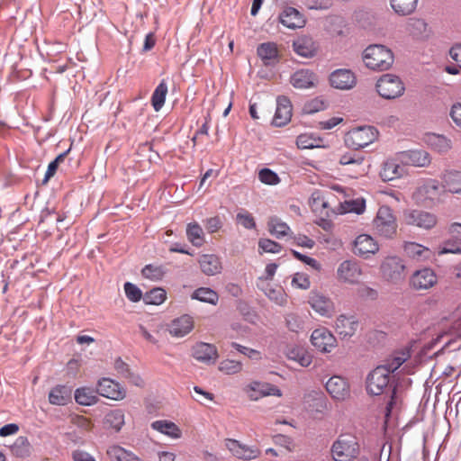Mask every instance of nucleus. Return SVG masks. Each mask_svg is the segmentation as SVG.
Returning <instances> with one entry per match:
<instances>
[{"mask_svg":"<svg viewBox=\"0 0 461 461\" xmlns=\"http://www.w3.org/2000/svg\"><path fill=\"white\" fill-rule=\"evenodd\" d=\"M366 390L373 395L389 393L383 411V429L384 432H393L398 429L404 418L402 400L397 394V386L391 380V375L385 367L378 366L368 375Z\"/></svg>","mask_w":461,"mask_h":461,"instance_id":"nucleus-1","label":"nucleus"},{"mask_svg":"<svg viewBox=\"0 0 461 461\" xmlns=\"http://www.w3.org/2000/svg\"><path fill=\"white\" fill-rule=\"evenodd\" d=\"M363 60L370 69L387 70L393 63V54L384 45L374 44L364 50Z\"/></svg>","mask_w":461,"mask_h":461,"instance_id":"nucleus-2","label":"nucleus"},{"mask_svg":"<svg viewBox=\"0 0 461 461\" xmlns=\"http://www.w3.org/2000/svg\"><path fill=\"white\" fill-rule=\"evenodd\" d=\"M375 233L385 239H393L397 232V221L393 210L386 205L380 206L373 221Z\"/></svg>","mask_w":461,"mask_h":461,"instance_id":"nucleus-3","label":"nucleus"},{"mask_svg":"<svg viewBox=\"0 0 461 461\" xmlns=\"http://www.w3.org/2000/svg\"><path fill=\"white\" fill-rule=\"evenodd\" d=\"M378 136V131L373 126H361L350 130L344 138L348 148L358 150L373 143Z\"/></svg>","mask_w":461,"mask_h":461,"instance_id":"nucleus-4","label":"nucleus"},{"mask_svg":"<svg viewBox=\"0 0 461 461\" xmlns=\"http://www.w3.org/2000/svg\"><path fill=\"white\" fill-rule=\"evenodd\" d=\"M331 451L335 461H351L358 453V443L354 434H340Z\"/></svg>","mask_w":461,"mask_h":461,"instance_id":"nucleus-5","label":"nucleus"},{"mask_svg":"<svg viewBox=\"0 0 461 461\" xmlns=\"http://www.w3.org/2000/svg\"><path fill=\"white\" fill-rule=\"evenodd\" d=\"M379 95L384 99H394L403 95L405 86L398 76L383 75L375 85Z\"/></svg>","mask_w":461,"mask_h":461,"instance_id":"nucleus-6","label":"nucleus"},{"mask_svg":"<svg viewBox=\"0 0 461 461\" xmlns=\"http://www.w3.org/2000/svg\"><path fill=\"white\" fill-rule=\"evenodd\" d=\"M405 265L402 258L398 257H388L381 265V272L386 280L397 283L405 276Z\"/></svg>","mask_w":461,"mask_h":461,"instance_id":"nucleus-7","label":"nucleus"},{"mask_svg":"<svg viewBox=\"0 0 461 461\" xmlns=\"http://www.w3.org/2000/svg\"><path fill=\"white\" fill-rule=\"evenodd\" d=\"M403 217L408 225L417 226L425 230L433 228L437 223L435 214L421 210H406L403 212Z\"/></svg>","mask_w":461,"mask_h":461,"instance_id":"nucleus-8","label":"nucleus"},{"mask_svg":"<svg viewBox=\"0 0 461 461\" xmlns=\"http://www.w3.org/2000/svg\"><path fill=\"white\" fill-rule=\"evenodd\" d=\"M96 390L99 395L114 401H121L126 396L125 389L119 383L106 377L98 380Z\"/></svg>","mask_w":461,"mask_h":461,"instance_id":"nucleus-9","label":"nucleus"},{"mask_svg":"<svg viewBox=\"0 0 461 461\" xmlns=\"http://www.w3.org/2000/svg\"><path fill=\"white\" fill-rule=\"evenodd\" d=\"M329 394L336 401L343 402L350 396L348 382L342 376L333 375L325 384Z\"/></svg>","mask_w":461,"mask_h":461,"instance_id":"nucleus-10","label":"nucleus"},{"mask_svg":"<svg viewBox=\"0 0 461 461\" xmlns=\"http://www.w3.org/2000/svg\"><path fill=\"white\" fill-rule=\"evenodd\" d=\"M313 347L321 352L329 353L337 345L336 338L326 328L314 330L311 336Z\"/></svg>","mask_w":461,"mask_h":461,"instance_id":"nucleus-11","label":"nucleus"},{"mask_svg":"<svg viewBox=\"0 0 461 461\" xmlns=\"http://www.w3.org/2000/svg\"><path fill=\"white\" fill-rule=\"evenodd\" d=\"M337 275L345 283L356 284L362 276V269L357 261L345 260L339 266Z\"/></svg>","mask_w":461,"mask_h":461,"instance_id":"nucleus-12","label":"nucleus"},{"mask_svg":"<svg viewBox=\"0 0 461 461\" xmlns=\"http://www.w3.org/2000/svg\"><path fill=\"white\" fill-rule=\"evenodd\" d=\"M400 162L413 167H426L431 162L430 155L424 149H411L399 153Z\"/></svg>","mask_w":461,"mask_h":461,"instance_id":"nucleus-13","label":"nucleus"},{"mask_svg":"<svg viewBox=\"0 0 461 461\" xmlns=\"http://www.w3.org/2000/svg\"><path fill=\"white\" fill-rule=\"evenodd\" d=\"M378 250L379 246L377 242L370 235L360 234L354 240L353 252L358 257L367 258Z\"/></svg>","mask_w":461,"mask_h":461,"instance_id":"nucleus-14","label":"nucleus"},{"mask_svg":"<svg viewBox=\"0 0 461 461\" xmlns=\"http://www.w3.org/2000/svg\"><path fill=\"white\" fill-rule=\"evenodd\" d=\"M330 83L334 88L348 90L356 86L357 78L351 70L339 68L330 74Z\"/></svg>","mask_w":461,"mask_h":461,"instance_id":"nucleus-15","label":"nucleus"},{"mask_svg":"<svg viewBox=\"0 0 461 461\" xmlns=\"http://www.w3.org/2000/svg\"><path fill=\"white\" fill-rule=\"evenodd\" d=\"M438 277L431 268L417 270L411 277V285L415 290H427L437 284Z\"/></svg>","mask_w":461,"mask_h":461,"instance_id":"nucleus-16","label":"nucleus"},{"mask_svg":"<svg viewBox=\"0 0 461 461\" xmlns=\"http://www.w3.org/2000/svg\"><path fill=\"white\" fill-rule=\"evenodd\" d=\"M292 117V104L288 97L280 95L276 98V109L272 124L282 127L287 124Z\"/></svg>","mask_w":461,"mask_h":461,"instance_id":"nucleus-17","label":"nucleus"},{"mask_svg":"<svg viewBox=\"0 0 461 461\" xmlns=\"http://www.w3.org/2000/svg\"><path fill=\"white\" fill-rule=\"evenodd\" d=\"M417 430L422 432H429L430 429L436 430L435 425H433L432 418H426L423 411H418L414 416L410 418L407 422L402 427V430L407 432L409 430Z\"/></svg>","mask_w":461,"mask_h":461,"instance_id":"nucleus-18","label":"nucleus"},{"mask_svg":"<svg viewBox=\"0 0 461 461\" xmlns=\"http://www.w3.org/2000/svg\"><path fill=\"white\" fill-rule=\"evenodd\" d=\"M192 356L199 362L214 364L218 358V351L212 344L198 342L192 348Z\"/></svg>","mask_w":461,"mask_h":461,"instance_id":"nucleus-19","label":"nucleus"},{"mask_svg":"<svg viewBox=\"0 0 461 461\" xmlns=\"http://www.w3.org/2000/svg\"><path fill=\"white\" fill-rule=\"evenodd\" d=\"M279 22L289 29L303 28L305 25V19L294 7L287 6L279 14Z\"/></svg>","mask_w":461,"mask_h":461,"instance_id":"nucleus-20","label":"nucleus"},{"mask_svg":"<svg viewBox=\"0 0 461 461\" xmlns=\"http://www.w3.org/2000/svg\"><path fill=\"white\" fill-rule=\"evenodd\" d=\"M309 303L316 312L325 317H330L334 311L332 301L320 293H312Z\"/></svg>","mask_w":461,"mask_h":461,"instance_id":"nucleus-21","label":"nucleus"},{"mask_svg":"<svg viewBox=\"0 0 461 461\" xmlns=\"http://www.w3.org/2000/svg\"><path fill=\"white\" fill-rule=\"evenodd\" d=\"M48 399L52 405L65 406L71 402L72 387L66 384H58L50 391Z\"/></svg>","mask_w":461,"mask_h":461,"instance_id":"nucleus-22","label":"nucleus"},{"mask_svg":"<svg viewBox=\"0 0 461 461\" xmlns=\"http://www.w3.org/2000/svg\"><path fill=\"white\" fill-rule=\"evenodd\" d=\"M357 327L358 321L354 316L340 314L335 322V330L343 339L352 337Z\"/></svg>","mask_w":461,"mask_h":461,"instance_id":"nucleus-23","label":"nucleus"},{"mask_svg":"<svg viewBox=\"0 0 461 461\" xmlns=\"http://www.w3.org/2000/svg\"><path fill=\"white\" fill-rule=\"evenodd\" d=\"M225 445L234 456L240 459L250 460L259 455L257 448L249 447L235 439H226Z\"/></svg>","mask_w":461,"mask_h":461,"instance_id":"nucleus-24","label":"nucleus"},{"mask_svg":"<svg viewBox=\"0 0 461 461\" xmlns=\"http://www.w3.org/2000/svg\"><path fill=\"white\" fill-rule=\"evenodd\" d=\"M194 328L193 318L187 314L173 320L169 326L168 331L173 337L182 338L187 335Z\"/></svg>","mask_w":461,"mask_h":461,"instance_id":"nucleus-25","label":"nucleus"},{"mask_svg":"<svg viewBox=\"0 0 461 461\" xmlns=\"http://www.w3.org/2000/svg\"><path fill=\"white\" fill-rule=\"evenodd\" d=\"M294 51L303 58H312L317 51V46L312 38L303 35L293 42Z\"/></svg>","mask_w":461,"mask_h":461,"instance_id":"nucleus-26","label":"nucleus"},{"mask_svg":"<svg viewBox=\"0 0 461 461\" xmlns=\"http://www.w3.org/2000/svg\"><path fill=\"white\" fill-rule=\"evenodd\" d=\"M410 357L411 352L409 348H405L395 350L384 361V364L380 365L379 366L385 367V369L388 371V374L391 375V374L396 371Z\"/></svg>","mask_w":461,"mask_h":461,"instance_id":"nucleus-27","label":"nucleus"},{"mask_svg":"<svg viewBox=\"0 0 461 461\" xmlns=\"http://www.w3.org/2000/svg\"><path fill=\"white\" fill-rule=\"evenodd\" d=\"M106 456L109 461H143L134 452L117 444L108 446Z\"/></svg>","mask_w":461,"mask_h":461,"instance_id":"nucleus-28","label":"nucleus"},{"mask_svg":"<svg viewBox=\"0 0 461 461\" xmlns=\"http://www.w3.org/2000/svg\"><path fill=\"white\" fill-rule=\"evenodd\" d=\"M198 262L202 272L208 276H215L221 272V259L214 254H203L200 256Z\"/></svg>","mask_w":461,"mask_h":461,"instance_id":"nucleus-29","label":"nucleus"},{"mask_svg":"<svg viewBox=\"0 0 461 461\" xmlns=\"http://www.w3.org/2000/svg\"><path fill=\"white\" fill-rule=\"evenodd\" d=\"M258 56L265 66H274L278 62V50L274 42H264L257 49Z\"/></svg>","mask_w":461,"mask_h":461,"instance_id":"nucleus-30","label":"nucleus"},{"mask_svg":"<svg viewBox=\"0 0 461 461\" xmlns=\"http://www.w3.org/2000/svg\"><path fill=\"white\" fill-rule=\"evenodd\" d=\"M316 75L309 69H300L292 76L290 82L294 87L299 89L310 88L314 86Z\"/></svg>","mask_w":461,"mask_h":461,"instance_id":"nucleus-31","label":"nucleus"},{"mask_svg":"<svg viewBox=\"0 0 461 461\" xmlns=\"http://www.w3.org/2000/svg\"><path fill=\"white\" fill-rule=\"evenodd\" d=\"M404 174L403 167L395 159H387L383 164V167L380 171V176L383 181H392L401 177Z\"/></svg>","mask_w":461,"mask_h":461,"instance_id":"nucleus-32","label":"nucleus"},{"mask_svg":"<svg viewBox=\"0 0 461 461\" xmlns=\"http://www.w3.org/2000/svg\"><path fill=\"white\" fill-rule=\"evenodd\" d=\"M114 369L118 375L125 379H128L132 384L141 387L144 384L142 378L131 372L129 365L125 363L121 357H117L114 361Z\"/></svg>","mask_w":461,"mask_h":461,"instance_id":"nucleus-33","label":"nucleus"},{"mask_svg":"<svg viewBox=\"0 0 461 461\" xmlns=\"http://www.w3.org/2000/svg\"><path fill=\"white\" fill-rule=\"evenodd\" d=\"M98 395L97 390L90 387L77 388L74 393L76 402L83 406H91L97 403L99 401Z\"/></svg>","mask_w":461,"mask_h":461,"instance_id":"nucleus-34","label":"nucleus"},{"mask_svg":"<svg viewBox=\"0 0 461 461\" xmlns=\"http://www.w3.org/2000/svg\"><path fill=\"white\" fill-rule=\"evenodd\" d=\"M404 252L408 257L419 261L426 260L431 256L429 249L416 242L405 243Z\"/></svg>","mask_w":461,"mask_h":461,"instance_id":"nucleus-35","label":"nucleus"},{"mask_svg":"<svg viewBox=\"0 0 461 461\" xmlns=\"http://www.w3.org/2000/svg\"><path fill=\"white\" fill-rule=\"evenodd\" d=\"M250 389L254 392V393L250 394V396L254 399L267 395H275L278 397L282 395L281 390L279 388L269 384L253 382L250 384Z\"/></svg>","mask_w":461,"mask_h":461,"instance_id":"nucleus-36","label":"nucleus"},{"mask_svg":"<svg viewBox=\"0 0 461 461\" xmlns=\"http://www.w3.org/2000/svg\"><path fill=\"white\" fill-rule=\"evenodd\" d=\"M445 187L453 194H461V171L448 170L443 175Z\"/></svg>","mask_w":461,"mask_h":461,"instance_id":"nucleus-37","label":"nucleus"},{"mask_svg":"<svg viewBox=\"0 0 461 461\" xmlns=\"http://www.w3.org/2000/svg\"><path fill=\"white\" fill-rule=\"evenodd\" d=\"M193 300L216 305L219 301V294L216 291L209 287H199L191 294Z\"/></svg>","mask_w":461,"mask_h":461,"instance_id":"nucleus-38","label":"nucleus"},{"mask_svg":"<svg viewBox=\"0 0 461 461\" xmlns=\"http://www.w3.org/2000/svg\"><path fill=\"white\" fill-rule=\"evenodd\" d=\"M267 227L269 233L276 239H282L290 231V227L276 216L270 217Z\"/></svg>","mask_w":461,"mask_h":461,"instance_id":"nucleus-39","label":"nucleus"},{"mask_svg":"<svg viewBox=\"0 0 461 461\" xmlns=\"http://www.w3.org/2000/svg\"><path fill=\"white\" fill-rule=\"evenodd\" d=\"M167 94V85L166 80L162 79L155 88L151 96V104L156 112H158L163 107Z\"/></svg>","mask_w":461,"mask_h":461,"instance_id":"nucleus-40","label":"nucleus"},{"mask_svg":"<svg viewBox=\"0 0 461 461\" xmlns=\"http://www.w3.org/2000/svg\"><path fill=\"white\" fill-rule=\"evenodd\" d=\"M186 236L188 240L197 248L203 246L204 243L203 230L197 222H191L187 224Z\"/></svg>","mask_w":461,"mask_h":461,"instance_id":"nucleus-41","label":"nucleus"},{"mask_svg":"<svg viewBox=\"0 0 461 461\" xmlns=\"http://www.w3.org/2000/svg\"><path fill=\"white\" fill-rule=\"evenodd\" d=\"M124 422V413L120 409L110 411L104 417V424L107 428L116 431L121 430Z\"/></svg>","mask_w":461,"mask_h":461,"instance_id":"nucleus-42","label":"nucleus"},{"mask_svg":"<svg viewBox=\"0 0 461 461\" xmlns=\"http://www.w3.org/2000/svg\"><path fill=\"white\" fill-rule=\"evenodd\" d=\"M418 0H391V6L400 15H408L414 12Z\"/></svg>","mask_w":461,"mask_h":461,"instance_id":"nucleus-43","label":"nucleus"},{"mask_svg":"<svg viewBox=\"0 0 461 461\" xmlns=\"http://www.w3.org/2000/svg\"><path fill=\"white\" fill-rule=\"evenodd\" d=\"M322 139L313 134H300L296 139V145L299 149H314L321 147Z\"/></svg>","mask_w":461,"mask_h":461,"instance_id":"nucleus-44","label":"nucleus"},{"mask_svg":"<svg viewBox=\"0 0 461 461\" xmlns=\"http://www.w3.org/2000/svg\"><path fill=\"white\" fill-rule=\"evenodd\" d=\"M167 293L163 288L156 287L143 295V302L146 304L159 305L165 302Z\"/></svg>","mask_w":461,"mask_h":461,"instance_id":"nucleus-45","label":"nucleus"},{"mask_svg":"<svg viewBox=\"0 0 461 461\" xmlns=\"http://www.w3.org/2000/svg\"><path fill=\"white\" fill-rule=\"evenodd\" d=\"M365 157L357 153V150H352L342 154L339 158V164L343 166H355L362 167Z\"/></svg>","mask_w":461,"mask_h":461,"instance_id":"nucleus-46","label":"nucleus"},{"mask_svg":"<svg viewBox=\"0 0 461 461\" xmlns=\"http://www.w3.org/2000/svg\"><path fill=\"white\" fill-rule=\"evenodd\" d=\"M141 274L145 278L158 281L163 278L166 270L161 265L149 264L142 268Z\"/></svg>","mask_w":461,"mask_h":461,"instance_id":"nucleus-47","label":"nucleus"},{"mask_svg":"<svg viewBox=\"0 0 461 461\" xmlns=\"http://www.w3.org/2000/svg\"><path fill=\"white\" fill-rule=\"evenodd\" d=\"M12 452L18 456H27L30 452V443L27 438L20 436L11 445Z\"/></svg>","mask_w":461,"mask_h":461,"instance_id":"nucleus-48","label":"nucleus"},{"mask_svg":"<svg viewBox=\"0 0 461 461\" xmlns=\"http://www.w3.org/2000/svg\"><path fill=\"white\" fill-rule=\"evenodd\" d=\"M219 370L226 375L238 374L242 370V363L232 359H225L220 362Z\"/></svg>","mask_w":461,"mask_h":461,"instance_id":"nucleus-49","label":"nucleus"},{"mask_svg":"<svg viewBox=\"0 0 461 461\" xmlns=\"http://www.w3.org/2000/svg\"><path fill=\"white\" fill-rule=\"evenodd\" d=\"M259 253H279L282 250V245L270 239H260L258 240Z\"/></svg>","mask_w":461,"mask_h":461,"instance_id":"nucleus-50","label":"nucleus"},{"mask_svg":"<svg viewBox=\"0 0 461 461\" xmlns=\"http://www.w3.org/2000/svg\"><path fill=\"white\" fill-rule=\"evenodd\" d=\"M258 179L261 183L269 185H276L281 181L276 172L267 167L258 172Z\"/></svg>","mask_w":461,"mask_h":461,"instance_id":"nucleus-51","label":"nucleus"},{"mask_svg":"<svg viewBox=\"0 0 461 461\" xmlns=\"http://www.w3.org/2000/svg\"><path fill=\"white\" fill-rule=\"evenodd\" d=\"M150 427L158 432H180L178 427L173 421L167 420L153 421Z\"/></svg>","mask_w":461,"mask_h":461,"instance_id":"nucleus-52","label":"nucleus"},{"mask_svg":"<svg viewBox=\"0 0 461 461\" xmlns=\"http://www.w3.org/2000/svg\"><path fill=\"white\" fill-rule=\"evenodd\" d=\"M124 293L128 300L132 303L140 302L143 299V294L141 290L134 284L126 282L124 284Z\"/></svg>","mask_w":461,"mask_h":461,"instance_id":"nucleus-53","label":"nucleus"},{"mask_svg":"<svg viewBox=\"0 0 461 461\" xmlns=\"http://www.w3.org/2000/svg\"><path fill=\"white\" fill-rule=\"evenodd\" d=\"M439 254H461V241L449 238L439 248Z\"/></svg>","mask_w":461,"mask_h":461,"instance_id":"nucleus-54","label":"nucleus"},{"mask_svg":"<svg viewBox=\"0 0 461 461\" xmlns=\"http://www.w3.org/2000/svg\"><path fill=\"white\" fill-rule=\"evenodd\" d=\"M429 144L438 152H446L450 149V140L441 135L433 134L429 137Z\"/></svg>","mask_w":461,"mask_h":461,"instance_id":"nucleus-55","label":"nucleus"},{"mask_svg":"<svg viewBox=\"0 0 461 461\" xmlns=\"http://www.w3.org/2000/svg\"><path fill=\"white\" fill-rule=\"evenodd\" d=\"M312 207L314 212L320 211L321 213L328 208V202L320 191L313 192L311 196Z\"/></svg>","mask_w":461,"mask_h":461,"instance_id":"nucleus-56","label":"nucleus"},{"mask_svg":"<svg viewBox=\"0 0 461 461\" xmlns=\"http://www.w3.org/2000/svg\"><path fill=\"white\" fill-rule=\"evenodd\" d=\"M273 441L288 451H292L295 448V443L287 434H275L273 436Z\"/></svg>","mask_w":461,"mask_h":461,"instance_id":"nucleus-57","label":"nucleus"},{"mask_svg":"<svg viewBox=\"0 0 461 461\" xmlns=\"http://www.w3.org/2000/svg\"><path fill=\"white\" fill-rule=\"evenodd\" d=\"M237 221L247 230H253L256 228V221L254 217L249 212H240L237 213Z\"/></svg>","mask_w":461,"mask_h":461,"instance_id":"nucleus-58","label":"nucleus"},{"mask_svg":"<svg viewBox=\"0 0 461 461\" xmlns=\"http://www.w3.org/2000/svg\"><path fill=\"white\" fill-rule=\"evenodd\" d=\"M285 322L288 330L293 332H299L303 328V322L301 318L294 313L286 315Z\"/></svg>","mask_w":461,"mask_h":461,"instance_id":"nucleus-59","label":"nucleus"},{"mask_svg":"<svg viewBox=\"0 0 461 461\" xmlns=\"http://www.w3.org/2000/svg\"><path fill=\"white\" fill-rule=\"evenodd\" d=\"M69 422L82 431H88L91 429V421L82 415H71Z\"/></svg>","mask_w":461,"mask_h":461,"instance_id":"nucleus-60","label":"nucleus"},{"mask_svg":"<svg viewBox=\"0 0 461 461\" xmlns=\"http://www.w3.org/2000/svg\"><path fill=\"white\" fill-rule=\"evenodd\" d=\"M326 108L322 99L316 97L305 104L303 110L307 113H313L322 111Z\"/></svg>","mask_w":461,"mask_h":461,"instance_id":"nucleus-61","label":"nucleus"},{"mask_svg":"<svg viewBox=\"0 0 461 461\" xmlns=\"http://www.w3.org/2000/svg\"><path fill=\"white\" fill-rule=\"evenodd\" d=\"M230 345L231 348L236 349L238 352H240V354H243V355L249 357L251 359H258V358H260V352L256 350V349H253V348H247V347L242 346V345H240V344H239L237 342H231Z\"/></svg>","mask_w":461,"mask_h":461,"instance_id":"nucleus-62","label":"nucleus"},{"mask_svg":"<svg viewBox=\"0 0 461 461\" xmlns=\"http://www.w3.org/2000/svg\"><path fill=\"white\" fill-rule=\"evenodd\" d=\"M205 229L209 233H214L221 229L223 223L219 216L210 217L203 221Z\"/></svg>","mask_w":461,"mask_h":461,"instance_id":"nucleus-63","label":"nucleus"},{"mask_svg":"<svg viewBox=\"0 0 461 461\" xmlns=\"http://www.w3.org/2000/svg\"><path fill=\"white\" fill-rule=\"evenodd\" d=\"M291 253L293 254V256L296 259H298V260L305 263L306 265L312 267L313 269L318 270V269L321 268L320 263L315 258L308 257L306 255H303V254H302V253H300V252H298V251H296L294 249H291Z\"/></svg>","mask_w":461,"mask_h":461,"instance_id":"nucleus-64","label":"nucleus"}]
</instances>
